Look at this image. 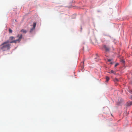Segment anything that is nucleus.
<instances>
[{
    "label": "nucleus",
    "instance_id": "nucleus-1",
    "mask_svg": "<svg viewBox=\"0 0 132 132\" xmlns=\"http://www.w3.org/2000/svg\"><path fill=\"white\" fill-rule=\"evenodd\" d=\"M9 43V40H7L3 43L1 45L2 46L1 48V49L3 51L9 50L10 48L11 45L10 44H8Z\"/></svg>",
    "mask_w": 132,
    "mask_h": 132
},
{
    "label": "nucleus",
    "instance_id": "nucleus-2",
    "mask_svg": "<svg viewBox=\"0 0 132 132\" xmlns=\"http://www.w3.org/2000/svg\"><path fill=\"white\" fill-rule=\"evenodd\" d=\"M103 47L105 49V51L108 52L109 51L110 48L108 46L105 45L103 46Z\"/></svg>",
    "mask_w": 132,
    "mask_h": 132
},
{
    "label": "nucleus",
    "instance_id": "nucleus-3",
    "mask_svg": "<svg viewBox=\"0 0 132 132\" xmlns=\"http://www.w3.org/2000/svg\"><path fill=\"white\" fill-rule=\"evenodd\" d=\"M22 35L21 34L20 35V36H19V34L17 36V37H19V39H18L20 40V42L21 41V39L22 38Z\"/></svg>",
    "mask_w": 132,
    "mask_h": 132
},
{
    "label": "nucleus",
    "instance_id": "nucleus-4",
    "mask_svg": "<svg viewBox=\"0 0 132 132\" xmlns=\"http://www.w3.org/2000/svg\"><path fill=\"white\" fill-rule=\"evenodd\" d=\"M20 31L22 32H23L25 34H26L27 33V31L26 30H25L24 29H22L21 31Z\"/></svg>",
    "mask_w": 132,
    "mask_h": 132
},
{
    "label": "nucleus",
    "instance_id": "nucleus-5",
    "mask_svg": "<svg viewBox=\"0 0 132 132\" xmlns=\"http://www.w3.org/2000/svg\"><path fill=\"white\" fill-rule=\"evenodd\" d=\"M17 42H20V40L17 39L16 40H13V42L14 43H17Z\"/></svg>",
    "mask_w": 132,
    "mask_h": 132
},
{
    "label": "nucleus",
    "instance_id": "nucleus-6",
    "mask_svg": "<svg viewBox=\"0 0 132 132\" xmlns=\"http://www.w3.org/2000/svg\"><path fill=\"white\" fill-rule=\"evenodd\" d=\"M132 103L131 102H129L128 103L127 105L128 106H130L132 105Z\"/></svg>",
    "mask_w": 132,
    "mask_h": 132
},
{
    "label": "nucleus",
    "instance_id": "nucleus-7",
    "mask_svg": "<svg viewBox=\"0 0 132 132\" xmlns=\"http://www.w3.org/2000/svg\"><path fill=\"white\" fill-rule=\"evenodd\" d=\"M109 79L110 78L108 76H106V81L108 82L109 80Z\"/></svg>",
    "mask_w": 132,
    "mask_h": 132
},
{
    "label": "nucleus",
    "instance_id": "nucleus-8",
    "mask_svg": "<svg viewBox=\"0 0 132 132\" xmlns=\"http://www.w3.org/2000/svg\"><path fill=\"white\" fill-rule=\"evenodd\" d=\"M15 39V37L13 36H11L10 37L9 40H11Z\"/></svg>",
    "mask_w": 132,
    "mask_h": 132
},
{
    "label": "nucleus",
    "instance_id": "nucleus-9",
    "mask_svg": "<svg viewBox=\"0 0 132 132\" xmlns=\"http://www.w3.org/2000/svg\"><path fill=\"white\" fill-rule=\"evenodd\" d=\"M111 73H113L114 74H116V72L115 71L113 70H111Z\"/></svg>",
    "mask_w": 132,
    "mask_h": 132
},
{
    "label": "nucleus",
    "instance_id": "nucleus-10",
    "mask_svg": "<svg viewBox=\"0 0 132 132\" xmlns=\"http://www.w3.org/2000/svg\"><path fill=\"white\" fill-rule=\"evenodd\" d=\"M36 26V23L35 22H34L33 23V28H35Z\"/></svg>",
    "mask_w": 132,
    "mask_h": 132
},
{
    "label": "nucleus",
    "instance_id": "nucleus-11",
    "mask_svg": "<svg viewBox=\"0 0 132 132\" xmlns=\"http://www.w3.org/2000/svg\"><path fill=\"white\" fill-rule=\"evenodd\" d=\"M9 32L10 33H11L12 32V30L11 29H9Z\"/></svg>",
    "mask_w": 132,
    "mask_h": 132
},
{
    "label": "nucleus",
    "instance_id": "nucleus-12",
    "mask_svg": "<svg viewBox=\"0 0 132 132\" xmlns=\"http://www.w3.org/2000/svg\"><path fill=\"white\" fill-rule=\"evenodd\" d=\"M35 28H31V30H30V32H31L32 31L34 30V29Z\"/></svg>",
    "mask_w": 132,
    "mask_h": 132
},
{
    "label": "nucleus",
    "instance_id": "nucleus-13",
    "mask_svg": "<svg viewBox=\"0 0 132 132\" xmlns=\"http://www.w3.org/2000/svg\"><path fill=\"white\" fill-rule=\"evenodd\" d=\"M118 65H119L118 63H116L115 65V67H116Z\"/></svg>",
    "mask_w": 132,
    "mask_h": 132
},
{
    "label": "nucleus",
    "instance_id": "nucleus-14",
    "mask_svg": "<svg viewBox=\"0 0 132 132\" xmlns=\"http://www.w3.org/2000/svg\"><path fill=\"white\" fill-rule=\"evenodd\" d=\"M111 60L110 59H108V61L109 62H110L111 61Z\"/></svg>",
    "mask_w": 132,
    "mask_h": 132
},
{
    "label": "nucleus",
    "instance_id": "nucleus-15",
    "mask_svg": "<svg viewBox=\"0 0 132 132\" xmlns=\"http://www.w3.org/2000/svg\"><path fill=\"white\" fill-rule=\"evenodd\" d=\"M115 80H116L117 81H119L118 80V79H117V78H116L115 79Z\"/></svg>",
    "mask_w": 132,
    "mask_h": 132
},
{
    "label": "nucleus",
    "instance_id": "nucleus-16",
    "mask_svg": "<svg viewBox=\"0 0 132 132\" xmlns=\"http://www.w3.org/2000/svg\"><path fill=\"white\" fill-rule=\"evenodd\" d=\"M10 43H14L13 40L9 42Z\"/></svg>",
    "mask_w": 132,
    "mask_h": 132
},
{
    "label": "nucleus",
    "instance_id": "nucleus-17",
    "mask_svg": "<svg viewBox=\"0 0 132 132\" xmlns=\"http://www.w3.org/2000/svg\"><path fill=\"white\" fill-rule=\"evenodd\" d=\"M122 62H123V63H124L125 62V61H124L123 60H122Z\"/></svg>",
    "mask_w": 132,
    "mask_h": 132
},
{
    "label": "nucleus",
    "instance_id": "nucleus-18",
    "mask_svg": "<svg viewBox=\"0 0 132 132\" xmlns=\"http://www.w3.org/2000/svg\"><path fill=\"white\" fill-rule=\"evenodd\" d=\"M131 99H132V95L131 96Z\"/></svg>",
    "mask_w": 132,
    "mask_h": 132
},
{
    "label": "nucleus",
    "instance_id": "nucleus-19",
    "mask_svg": "<svg viewBox=\"0 0 132 132\" xmlns=\"http://www.w3.org/2000/svg\"><path fill=\"white\" fill-rule=\"evenodd\" d=\"M110 64H112V63H110Z\"/></svg>",
    "mask_w": 132,
    "mask_h": 132
}]
</instances>
